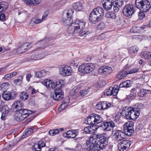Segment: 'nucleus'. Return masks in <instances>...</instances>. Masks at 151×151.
Instances as JSON below:
<instances>
[{"mask_svg":"<svg viewBox=\"0 0 151 151\" xmlns=\"http://www.w3.org/2000/svg\"><path fill=\"white\" fill-rule=\"evenodd\" d=\"M131 86V84L129 80H127L124 82H122L119 85V88L123 87L128 88Z\"/></svg>","mask_w":151,"mask_h":151,"instance_id":"obj_33","label":"nucleus"},{"mask_svg":"<svg viewBox=\"0 0 151 151\" xmlns=\"http://www.w3.org/2000/svg\"><path fill=\"white\" fill-rule=\"evenodd\" d=\"M121 114L127 119L134 120L139 116L140 112L137 108L126 107L122 109Z\"/></svg>","mask_w":151,"mask_h":151,"instance_id":"obj_2","label":"nucleus"},{"mask_svg":"<svg viewBox=\"0 0 151 151\" xmlns=\"http://www.w3.org/2000/svg\"><path fill=\"white\" fill-rule=\"evenodd\" d=\"M115 126L114 122L112 121H110L103 122L99 127H102V129L105 131H109L113 130Z\"/></svg>","mask_w":151,"mask_h":151,"instance_id":"obj_8","label":"nucleus"},{"mask_svg":"<svg viewBox=\"0 0 151 151\" xmlns=\"http://www.w3.org/2000/svg\"><path fill=\"white\" fill-rule=\"evenodd\" d=\"M134 6L132 4L126 5L123 9L124 15L127 17H131L135 12Z\"/></svg>","mask_w":151,"mask_h":151,"instance_id":"obj_6","label":"nucleus"},{"mask_svg":"<svg viewBox=\"0 0 151 151\" xmlns=\"http://www.w3.org/2000/svg\"><path fill=\"white\" fill-rule=\"evenodd\" d=\"M128 73L127 70H122L117 74V77L119 80L122 79L126 77Z\"/></svg>","mask_w":151,"mask_h":151,"instance_id":"obj_25","label":"nucleus"},{"mask_svg":"<svg viewBox=\"0 0 151 151\" xmlns=\"http://www.w3.org/2000/svg\"><path fill=\"white\" fill-rule=\"evenodd\" d=\"M76 131L73 130L68 131L66 133L63 134L64 137H67L68 138H74L76 136Z\"/></svg>","mask_w":151,"mask_h":151,"instance_id":"obj_24","label":"nucleus"},{"mask_svg":"<svg viewBox=\"0 0 151 151\" xmlns=\"http://www.w3.org/2000/svg\"><path fill=\"white\" fill-rule=\"evenodd\" d=\"M113 4V3L112 1L102 3L104 8L107 11L110 10L112 8Z\"/></svg>","mask_w":151,"mask_h":151,"instance_id":"obj_26","label":"nucleus"},{"mask_svg":"<svg viewBox=\"0 0 151 151\" xmlns=\"http://www.w3.org/2000/svg\"><path fill=\"white\" fill-rule=\"evenodd\" d=\"M35 77L36 78H41L45 76L46 73L45 70H42L40 71L35 72Z\"/></svg>","mask_w":151,"mask_h":151,"instance_id":"obj_27","label":"nucleus"},{"mask_svg":"<svg viewBox=\"0 0 151 151\" xmlns=\"http://www.w3.org/2000/svg\"><path fill=\"white\" fill-rule=\"evenodd\" d=\"M113 5H114L113 9L115 12H117L119 10L120 7H118V6L115 4L114 3V2H113Z\"/></svg>","mask_w":151,"mask_h":151,"instance_id":"obj_58","label":"nucleus"},{"mask_svg":"<svg viewBox=\"0 0 151 151\" xmlns=\"http://www.w3.org/2000/svg\"><path fill=\"white\" fill-rule=\"evenodd\" d=\"M87 64L89 69V70H88V73H90L94 70L95 66L92 63H88Z\"/></svg>","mask_w":151,"mask_h":151,"instance_id":"obj_47","label":"nucleus"},{"mask_svg":"<svg viewBox=\"0 0 151 151\" xmlns=\"http://www.w3.org/2000/svg\"><path fill=\"white\" fill-rule=\"evenodd\" d=\"M143 56L145 59H150L151 58V52H146L144 53Z\"/></svg>","mask_w":151,"mask_h":151,"instance_id":"obj_50","label":"nucleus"},{"mask_svg":"<svg viewBox=\"0 0 151 151\" xmlns=\"http://www.w3.org/2000/svg\"><path fill=\"white\" fill-rule=\"evenodd\" d=\"M2 97L5 100L8 101L11 100L9 91H5L3 93Z\"/></svg>","mask_w":151,"mask_h":151,"instance_id":"obj_35","label":"nucleus"},{"mask_svg":"<svg viewBox=\"0 0 151 151\" xmlns=\"http://www.w3.org/2000/svg\"><path fill=\"white\" fill-rule=\"evenodd\" d=\"M106 17L108 18H110L111 19H114L116 18V15L115 14L111 12H108L106 14Z\"/></svg>","mask_w":151,"mask_h":151,"instance_id":"obj_36","label":"nucleus"},{"mask_svg":"<svg viewBox=\"0 0 151 151\" xmlns=\"http://www.w3.org/2000/svg\"><path fill=\"white\" fill-rule=\"evenodd\" d=\"M98 71L101 74L108 75L112 72V70L111 67L105 65L101 66L99 69Z\"/></svg>","mask_w":151,"mask_h":151,"instance_id":"obj_10","label":"nucleus"},{"mask_svg":"<svg viewBox=\"0 0 151 151\" xmlns=\"http://www.w3.org/2000/svg\"><path fill=\"white\" fill-rule=\"evenodd\" d=\"M31 47L30 43H26L22 45L17 49V53L19 54L27 51Z\"/></svg>","mask_w":151,"mask_h":151,"instance_id":"obj_12","label":"nucleus"},{"mask_svg":"<svg viewBox=\"0 0 151 151\" xmlns=\"http://www.w3.org/2000/svg\"><path fill=\"white\" fill-rule=\"evenodd\" d=\"M105 27V24L103 23H101L98 26V29L100 30L103 29Z\"/></svg>","mask_w":151,"mask_h":151,"instance_id":"obj_59","label":"nucleus"},{"mask_svg":"<svg viewBox=\"0 0 151 151\" xmlns=\"http://www.w3.org/2000/svg\"><path fill=\"white\" fill-rule=\"evenodd\" d=\"M131 125L129 127H125L124 128H126V129H128L129 130H130V131L132 132H134V129H133V126H134V124H132V125Z\"/></svg>","mask_w":151,"mask_h":151,"instance_id":"obj_62","label":"nucleus"},{"mask_svg":"<svg viewBox=\"0 0 151 151\" xmlns=\"http://www.w3.org/2000/svg\"><path fill=\"white\" fill-rule=\"evenodd\" d=\"M139 17V19L141 20L143 19V18L145 17V14L143 12H139L138 14Z\"/></svg>","mask_w":151,"mask_h":151,"instance_id":"obj_60","label":"nucleus"},{"mask_svg":"<svg viewBox=\"0 0 151 151\" xmlns=\"http://www.w3.org/2000/svg\"><path fill=\"white\" fill-rule=\"evenodd\" d=\"M108 141L105 134L91 136L86 141V147L88 151H99L106 147Z\"/></svg>","mask_w":151,"mask_h":151,"instance_id":"obj_1","label":"nucleus"},{"mask_svg":"<svg viewBox=\"0 0 151 151\" xmlns=\"http://www.w3.org/2000/svg\"><path fill=\"white\" fill-rule=\"evenodd\" d=\"M76 28L79 30V32L83 29L85 27L86 23L82 20L77 19L76 21L73 23Z\"/></svg>","mask_w":151,"mask_h":151,"instance_id":"obj_15","label":"nucleus"},{"mask_svg":"<svg viewBox=\"0 0 151 151\" xmlns=\"http://www.w3.org/2000/svg\"><path fill=\"white\" fill-rule=\"evenodd\" d=\"M141 28L139 27H134L130 29V32L132 33H139L141 32Z\"/></svg>","mask_w":151,"mask_h":151,"instance_id":"obj_41","label":"nucleus"},{"mask_svg":"<svg viewBox=\"0 0 151 151\" xmlns=\"http://www.w3.org/2000/svg\"><path fill=\"white\" fill-rule=\"evenodd\" d=\"M22 115L24 118L25 119L27 118L30 114L34 113L35 112L33 111L27 110V109H22L19 112Z\"/></svg>","mask_w":151,"mask_h":151,"instance_id":"obj_21","label":"nucleus"},{"mask_svg":"<svg viewBox=\"0 0 151 151\" xmlns=\"http://www.w3.org/2000/svg\"><path fill=\"white\" fill-rule=\"evenodd\" d=\"M42 22V20L40 19H36L35 18H32L30 22V24H32V25H35V24H37L41 23Z\"/></svg>","mask_w":151,"mask_h":151,"instance_id":"obj_39","label":"nucleus"},{"mask_svg":"<svg viewBox=\"0 0 151 151\" xmlns=\"http://www.w3.org/2000/svg\"><path fill=\"white\" fill-rule=\"evenodd\" d=\"M139 69L136 68H133L131 69L130 70H127L128 74H129L134 73L138 72Z\"/></svg>","mask_w":151,"mask_h":151,"instance_id":"obj_56","label":"nucleus"},{"mask_svg":"<svg viewBox=\"0 0 151 151\" xmlns=\"http://www.w3.org/2000/svg\"><path fill=\"white\" fill-rule=\"evenodd\" d=\"M68 32L69 34L74 35L79 32V30L76 27L73 23L69 27L68 29Z\"/></svg>","mask_w":151,"mask_h":151,"instance_id":"obj_18","label":"nucleus"},{"mask_svg":"<svg viewBox=\"0 0 151 151\" xmlns=\"http://www.w3.org/2000/svg\"><path fill=\"white\" fill-rule=\"evenodd\" d=\"M113 134V139L118 141H121L125 137L124 133L121 130H116Z\"/></svg>","mask_w":151,"mask_h":151,"instance_id":"obj_11","label":"nucleus"},{"mask_svg":"<svg viewBox=\"0 0 151 151\" xmlns=\"http://www.w3.org/2000/svg\"><path fill=\"white\" fill-rule=\"evenodd\" d=\"M124 133L125 135L126 134L129 136H131L134 133L131 132L130 130H129L128 129H126V128H124Z\"/></svg>","mask_w":151,"mask_h":151,"instance_id":"obj_52","label":"nucleus"},{"mask_svg":"<svg viewBox=\"0 0 151 151\" xmlns=\"http://www.w3.org/2000/svg\"><path fill=\"white\" fill-rule=\"evenodd\" d=\"M62 85L58 84L57 86V88L54 90V93L51 94V97L55 101H59L61 100L64 97L63 92L61 88Z\"/></svg>","mask_w":151,"mask_h":151,"instance_id":"obj_4","label":"nucleus"},{"mask_svg":"<svg viewBox=\"0 0 151 151\" xmlns=\"http://www.w3.org/2000/svg\"><path fill=\"white\" fill-rule=\"evenodd\" d=\"M103 121V118L99 115L93 114L86 120L85 123L88 124L95 125L101 123Z\"/></svg>","mask_w":151,"mask_h":151,"instance_id":"obj_3","label":"nucleus"},{"mask_svg":"<svg viewBox=\"0 0 151 151\" xmlns=\"http://www.w3.org/2000/svg\"><path fill=\"white\" fill-rule=\"evenodd\" d=\"M45 144L44 142L39 141L37 143H35L32 147V149L33 151H41V148L45 147Z\"/></svg>","mask_w":151,"mask_h":151,"instance_id":"obj_14","label":"nucleus"},{"mask_svg":"<svg viewBox=\"0 0 151 151\" xmlns=\"http://www.w3.org/2000/svg\"><path fill=\"white\" fill-rule=\"evenodd\" d=\"M93 126H89L85 127L84 129V132L86 134H93L94 132V129H93Z\"/></svg>","mask_w":151,"mask_h":151,"instance_id":"obj_30","label":"nucleus"},{"mask_svg":"<svg viewBox=\"0 0 151 151\" xmlns=\"http://www.w3.org/2000/svg\"><path fill=\"white\" fill-rule=\"evenodd\" d=\"M138 49V48L136 46H132L129 48V52L130 54L137 52Z\"/></svg>","mask_w":151,"mask_h":151,"instance_id":"obj_45","label":"nucleus"},{"mask_svg":"<svg viewBox=\"0 0 151 151\" xmlns=\"http://www.w3.org/2000/svg\"><path fill=\"white\" fill-rule=\"evenodd\" d=\"M42 0H28L27 5H37L40 3Z\"/></svg>","mask_w":151,"mask_h":151,"instance_id":"obj_34","label":"nucleus"},{"mask_svg":"<svg viewBox=\"0 0 151 151\" xmlns=\"http://www.w3.org/2000/svg\"><path fill=\"white\" fill-rule=\"evenodd\" d=\"M134 123L133 122L131 121H128V122L125 123L124 125H123L124 128L125 127H129L131 125H132V124H133Z\"/></svg>","mask_w":151,"mask_h":151,"instance_id":"obj_57","label":"nucleus"},{"mask_svg":"<svg viewBox=\"0 0 151 151\" xmlns=\"http://www.w3.org/2000/svg\"><path fill=\"white\" fill-rule=\"evenodd\" d=\"M113 87H110L109 89L105 90L104 94L105 95H112L111 90L113 89Z\"/></svg>","mask_w":151,"mask_h":151,"instance_id":"obj_49","label":"nucleus"},{"mask_svg":"<svg viewBox=\"0 0 151 151\" xmlns=\"http://www.w3.org/2000/svg\"><path fill=\"white\" fill-rule=\"evenodd\" d=\"M22 77L20 76L18 79L14 80V84L16 85H19L22 83Z\"/></svg>","mask_w":151,"mask_h":151,"instance_id":"obj_51","label":"nucleus"},{"mask_svg":"<svg viewBox=\"0 0 151 151\" xmlns=\"http://www.w3.org/2000/svg\"><path fill=\"white\" fill-rule=\"evenodd\" d=\"M44 55H41L40 54L37 55L36 58H34V60H39L42 59L44 57Z\"/></svg>","mask_w":151,"mask_h":151,"instance_id":"obj_63","label":"nucleus"},{"mask_svg":"<svg viewBox=\"0 0 151 151\" xmlns=\"http://www.w3.org/2000/svg\"><path fill=\"white\" fill-rule=\"evenodd\" d=\"M150 2L147 0H146V1L145 2L139 10L141 11L146 12L150 9Z\"/></svg>","mask_w":151,"mask_h":151,"instance_id":"obj_22","label":"nucleus"},{"mask_svg":"<svg viewBox=\"0 0 151 151\" xmlns=\"http://www.w3.org/2000/svg\"><path fill=\"white\" fill-rule=\"evenodd\" d=\"M114 3L118 6V7H121L124 4V1L123 0H116Z\"/></svg>","mask_w":151,"mask_h":151,"instance_id":"obj_53","label":"nucleus"},{"mask_svg":"<svg viewBox=\"0 0 151 151\" xmlns=\"http://www.w3.org/2000/svg\"><path fill=\"white\" fill-rule=\"evenodd\" d=\"M58 84L62 85V87H64V85L63 84H61L60 81H57L55 83L52 82L51 81L49 80V82L48 83L47 88L48 89H53L55 88H57V86Z\"/></svg>","mask_w":151,"mask_h":151,"instance_id":"obj_19","label":"nucleus"},{"mask_svg":"<svg viewBox=\"0 0 151 151\" xmlns=\"http://www.w3.org/2000/svg\"><path fill=\"white\" fill-rule=\"evenodd\" d=\"M80 93L81 96H83L87 93V92L86 90H84L81 91Z\"/></svg>","mask_w":151,"mask_h":151,"instance_id":"obj_64","label":"nucleus"},{"mask_svg":"<svg viewBox=\"0 0 151 151\" xmlns=\"http://www.w3.org/2000/svg\"><path fill=\"white\" fill-rule=\"evenodd\" d=\"M9 93L11 99H14V97L17 95V93L14 91H9Z\"/></svg>","mask_w":151,"mask_h":151,"instance_id":"obj_55","label":"nucleus"},{"mask_svg":"<svg viewBox=\"0 0 151 151\" xmlns=\"http://www.w3.org/2000/svg\"><path fill=\"white\" fill-rule=\"evenodd\" d=\"M65 101H63V103L60 107V109H64L67 105V104L69 102L70 99L68 97H66L65 99Z\"/></svg>","mask_w":151,"mask_h":151,"instance_id":"obj_40","label":"nucleus"},{"mask_svg":"<svg viewBox=\"0 0 151 151\" xmlns=\"http://www.w3.org/2000/svg\"><path fill=\"white\" fill-rule=\"evenodd\" d=\"M33 131V129L31 128H27L25 131V135L27 136L30 135L32 133Z\"/></svg>","mask_w":151,"mask_h":151,"instance_id":"obj_48","label":"nucleus"},{"mask_svg":"<svg viewBox=\"0 0 151 151\" xmlns=\"http://www.w3.org/2000/svg\"><path fill=\"white\" fill-rule=\"evenodd\" d=\"M72 72L71 67L67 65H62L59 68L60 74L63 76L71 75Z\"/></svg>","mask_w":151,"mask_h":151,"instance_id":"obj_7","label":"nucleus"},{"mask_svg":"<svg viewBox=\"0 0 151 151\" xmlns=\"http://www.w3.org/2000/svg\"><path fill=\"white\" fill-rule=\"evenodd\" d=\"M78 89H73L71 90L69 92V95L72 96L76 95L78 93Z\"/></svg>","mask_w":151,"mask_h":151,"instance_id":"obj_54","label":"nucleus"},{"mask_svg":"<svg viewBox=\"0 0 151 151\" xmlns=\"http://www.w3.org/2000/svg\"><path fill=\"white\" fill-rule=\"evenodd\" d=\"M23 104L19 101H17L14 102L12 105L15 111H20L22 108Z\"/></svg>","mask_w":151,"mask_h":151,"instance_id":"obj_17","label":"nucleus"},{"mask_svg":"<svg viewBox=\"0 0 151 151\" xmlns=\"http://www.w3.org/2000/svg\"><path fill=\"white\" fill-rule=\"evenodd\" d=\"M129 140H125L119 143L118 145V149L120 151H125L127 149L129 148L131 145Z\"/></svg>","mask_w":151,"mask_h":151,"instance_id":"obj_9","label":"nucleus"},{"mask_svg":"<svg viewBox=\"0 0 151 151\" xmlns=\"http://www.w3.org/2000/svg\"><path fill=\"white\" fill-rule=\"evenodd\" d=\"M73 9L78 11L81 10L82 9V6L80 2H78L74 3L73 5Z\"/></svg>","mask_w":151,"mask_h":151,"instance_id":"obj_29","label":"nucleus"},{"mask_svg":"<svg viewBox=\"0 0 151 151\" xmlns=\"http://www.w3.org/2000/svg\"><path fill=\"white\" fill-rule=\"evenodd\" d=\"M146 0H136L135 4L136 7L140 9Z\"/></svg>","mask_w":151,"mask_h":151,"instance_id":"obj_28","label":"nucleus"},{"mask_svg":"<svg viewBox=\"0 0 151 151\" xmlns=\"http://www.w3.org/2000/svg\"><path fill=\"white\" fill-rule=\"evenodd\" d=\"M102 110H104L109 107L111 104L106 101H103L101 102Z\"/></svg>","mask_w":151,"mask_h":151,"instance_id":"obj_38","label":"nucleus"},{"mask_svg":"<svg viewBox=\"0 0 151 151\" xmlns=\"http://www.w3.org/2000/svg\"><path fill=\"white\" fill-rule=\"evenodd\" d=\"M74 12L73 11L70 9L68 11H64L62 15L63 20L64 24L66 25H69L72 23L71 18L72 14Z\"/></svg>","mask_w":151,"mask_h":151,"instance_id":"obj_5","label":"nucleus"},{"mask_svg":"<svg viewBox=\"0 0 151 151\" xmlns=\"http://www.w3.org/2000/svg\"><path fill=\"white\" fill-rule=\"evenodd\" d=\"M87 63L83 64L79 66L78 68L79 71L82 73H88L89 70L88 67Z\"/></svg>","mask_w":151,"mask_h":151,"instance_id":"obj_20","label":"nucleus"},{"mask_svg":"<svg viewBox=\"0 0 151 151\" xmlns=\"http://www.w3.org/2000/svg\"><path fill=\"white\" fill-rule=\"evenodd\" d=\"M14 119L17 121H20L24 119V117L19 112L16 113L14 115Z\"/></svg>","mask_w":151,"mask_h":151,"instance_id":"obj_32","label":"nucleus"},{"mask_svg":"<svg viewBox=\"0 0 151 151\" xmlns=\"http://www.w3.org/2000/svg\"><path fill=\"white\" fill-rule=\"evenodd\" d=\"M4 108L5 109V110L2 113L1 117V119L3 120H5V117L7 116L8 113L10 111V109L7 106H4Z\"/></svg>","mask_w":151,"mask_h":151,"instance_id":"obj_31","label":"nucleus"},{"mask_svg":"<svg viewBox=\"0 0 151 151\" xmlns=\"http://www.w3.org/2000/svg\"><path fill=\"white\" fill-rule=\"evenodd\" d=\"M92 11L95 13L97 16L101 19L104 15V11L103 8L98 6L94 9Z\"/></svg>","mask_w":151,"mask_h":151,"instance_id":"obj_16","label":"nucleus"},{"mask_svg":"<svg viewBox=\"0 0 151 151\" xmlns=\"http://www.w3.org/2000/svg\"><path fill=\"white\" fill-rule=\"evenodd\" d=\"M78 35L84 37H86L90 33V32L89 30L82 31V30L78 32Z\"/></svg>","mask_w":151,"mask_h":151,"instance_id":"obj_37","label":"nucleus"},{"mask_svg":"<svg viewBox=\"0 0 151 151\" xmlns=\"http://www.w3.org/2000/svg\"><path fill=\"white\" fill-rule=\"evenodd\" d=\"M131 125L129 127H125L124 128H126V129H128L129 130H130V131L132 132H134V129H133V126H134V124H132V125Z\"/></svg>","mask_w":151,"mask_h":151,"instance_id":"obj_61","label":"nucleus"},{"mask_svg":"<svg viewBox=\"0 0 151 151\" xmlns=\"http://www.w3.org/2000/svg\"><path fill=\"white\" fill-rule=\"evenodd\" d=\"M0 7L2 8V10L5 11L8 7V4L5 2H2L0 3Z\"/></svg>","mask_w":151,"mask_h":151,"instance_id":"obj_44","label":"nucleus"},{"mask_svg":"<svg viewBox=\"0 0 151 151\" xmlns=\"http://www.w3.org/2000/svg\"><path fill=\"white\" fill-rule=\"evenodd\" d=\"M29 96L27 94V93L25 92H22L20 95V98L22 100H27L28 97Z\"/></svg>","mask_w":151,"mask_h":151,"instance_id":"obj_42","label":"nucleus"},{"mask_svg":"<svg viewBox=\"0 0 151 151\" xmlns=\"http://www.w3.org/2000/svg\"><path fill=\"white\" fill-rule=\"evenodd\" d=\"M49 41V38L48 37H46L43 39L40 40L37 42L36 45H42L43 44H46Z\"/></svg>","mask_w":151,"mask_h":151,"instance_id":"obj_43","label":"nucleus"},{"mask_svg":"<svg viewBox=\"0 0 151 151\" xmlns=\"http://www.w3.org/2000/svg\"><path fill=\"white\" fill-rule=\"evenodd\" d=\"M101 19L92 11L90 13L89 19L90 21L93 23L96 24L99 22Z\"/></svg>","mask_w":151,"mask_h":151,"instance_id":"obj_13","label":"nucleus"},{"mask_svg":"<svg viewBox=\"0 0 151 151\" xmlns=\"http://www.w3.org/2000/svg\"><path fill=\"white\" fill-rule=\"evenodd\" d=\"M150 93H151V90L142 88L138 92V96L141 97H143L146 96L148 94H150Z\"/></svg>","mask_w":151,"mask_h":151,"instance_id":"obj_23","label":"nucleus"},{"mask_svg":"<svg viewBox=\"0 0 151 151\" xmlns=\"http://www.w3.org/2000/svg\"><path fill=\"white\" fill-rule=\"evenodd\" d=\"M118 86H115L114 87H113V89L111 90L112 95L116 96L117 95L119 91L117 88Z\"/></svg>","mask_w":151,"mask_h":151,"instance_id":"obj_46","label":"nucleus"}]
</instances>
